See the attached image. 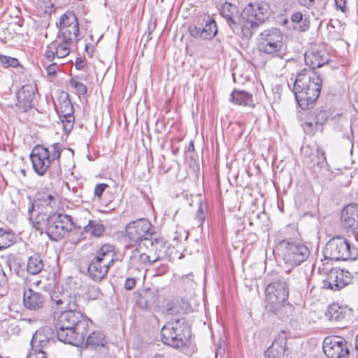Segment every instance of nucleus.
Segmentation results:
<instances>
[{
  "label": "nucleus",
  "instance_id": "1",
  "mask_svg": "<svg viewBox=\"0 0 358 358\" xmlns=\"http://www.w3.org/2000/svg\"><path fill=\"white\" fill-rule=\"evenodd\" d=\"M52 307L66 309L55 322L57 336L59 341L74 346L82 345L87 336L92 321L82 310L83 297L71 294L68 290L54 292L51 294Z\"/></svg>",
  "mask_w": 358,
  "mask_h": 358
},
{
  "label": "nucleus",
  "instance_id": "2",
  "mask_svg": "<svg viewBox=\"0 0 358 358\" xmlns=\"http://www.w3.org/2000/svg\"><path fill=\"white\" fill-rule=\"evenodd\" d=\"M56 27L58 29L57 38L46 46L45 57L49 62L55 57L62 59L71 52V47L79 41V24L75 13L67 10L62 14Z\"/></svg>",
  "mask_w": 358,
  "mask_h": 358
},
{
  "label": "nucleus",
  "instance_id": "3",
  "mask_svg": "<svg viewBox=\"0 0 358 358\" xmlns=\"http://www.w3.org/2000/svg\"><path fill=\"white\" fill-rule=\"evenodd\" d=\"M126 236L139 248L145 247L150 252L158 255L166 248V241L145 218L129 222L125 227Z\"/></svg>",
  "mask_w": 358,
  "mask_h": 358
},
{
  "label": "nucleus",
  "instance_id": "4",
  "mask_svg": "<svg viewBox=\"0 0 358 358\" xmlns=\"http://www.w3.org/2000/svg\"><path fill=\"white\" fill-rule=\"evenodd\" d=\"M322 87V78L315 71L304 69L297 73L293 92L299 107L303 110L313 108Z\"/></svg>",
  "mask_w": 358,
  "mask_h": 358
},
{
  "label": "nucleus",
  "instance_id": "5",
  "mask_svg": "<svg viewBox=\"0 0 358 358\" xmlns=\"http://www.w3.org/2000/svg\"><path fill=\"white\" fill-rule=\"evenodd\" d=\"M265 308L268 312L284 319L292 315L294 306L287 301L289 285L279 279L269 283L265 289Z\"/></svg>",
  "mask_w": 358,
  "mask_h": 358
},
{
  "label": "nucleus",
  "instance_id": "6",
  "mask_svg": "<svg viewBox=\"0 0 358 358\" xmlns=\"http://www.w3.org/2000/svg\"><path fill=\"white\" fill-rule=\"evenodd\" d=\"M162 341L173 348H182L189 345L191 337L189 327L176 320L174 322H168L161 330Z\"/></svg>",
  "mask_w": 358,
  "mask_h": 358
},
{
  "label": "nucleus",
  "instance_id": "7",
  "mask_svg": "<svg viewBox=\"0 0 358 358\" xmlns=\"http://www.w3.org/2000/svg\"><path fill=\"white\" fill-rule=\"evenodd\" d=\"M114 248L111 245H103L96 252V255L90 263L87 272L95 281H101L106 275L108 269L117 259H114Z\"/></svg>",
  "mask_w": 358,
  "mask_h": 358
},
{
  "label": "nucleus",
  "instance_id": "8",
  "mask_svg": "<svg viewBox=\"0 0 358 358\" xmlns=\"http://www.w3.org/2000/svg\"><path fill=\"white\" fill-rule=\"evenodd\" d=\"M323 253L327 259L335 261L356 259L358 256V248L352 245L345 238L337 236L327 242Z\"/></svg>",
  "mask_w": 358,
  "mask_h": 358
},
{
  "label": "nucleus",
  "instance_id": "9",
  "mask_svg": "<svg viewBox=\"0 0 358 358\" xmlns=\"http://www.w3.org/2000/svg\"><path fill=\"white\" fill-rule=\"evenodd\" d=\"M276 248L280 252L285 262L296 266L304 262L310 255L309 249L304 244L291 239H282L277 243Z\"/></svg>",
  "mask_w": 358,
  "mask_h": 358
},
{
  "label": "nucleus",
  "instance_id": "10",
  "mask_svg": "<svg viewBox=\"0 0 358 358\" xmlns=\"http://www.w3.org/2000/svg\"><path fill=\"white\" fill-rule=\"evenodd\" d=\"M283 46V34L276 28L265 29L259 34L258 48L267 55H278Z\"/></svg>",
  "mask_w": 358,
  "mask_h": 358
},
{
  "label": "nucleus",
  "instance_id": "11",
  "mask_svg": "<svg viewBox=\"0 0 358 358\" xmlns=\"http://www.w3.org/2000/svg\"><path fill=\"white\" fill-rule=\"evenodd\" d=\"M71 215L64 213H53L49 220L47 236L52 241H58L74 228Z\"/></svg>",
  "mask_w": 358,
  "mask_h": 358
},
{
  "label": "nucleus",
  "instance_id": "12",
  "mask_svg": "<svg viewBox=\"0 0 358 358\" xmlns=\"http://www.w3.org/2000/svg\"><path fill=\"white\" fill-rule=\"evenodd\" d=\"M323 351L328 358H348L349 355L346 341L339 336L326 337Z\"/></svg>",
  "mask_w": 358,
  "mask_h": 358
},
{
  "label": "nucleus",
  "instance_id": "13",
  "mask_svg": "<svg viewBox=\"0 0 358 358\" xmlns=\"http://www.w3.org/2000/svg\"><path fill=\"white\" fill-rule=\"evenodd\" d=\"M30 159L35 172L41 176L45 174L52 163L50 159V151L48 148L37 145L31 153Z\"/></svg>",
  "mask_w": 358,
  "mask_h": 358
},
{
  "label": "nucleus",
  "instance_id": "14",
  "mask_svg": "<svg viewBox=\"0 0 358 358\" xmlns=\"http://www.w3.org/2000/svg\"><path fill=\"white\" fill-rule=\"evenodd\" d=\"M54 331L52 327L46 326L37 330L31 341L32 350L42 356L45 354L43 349L55 343Z\"/></svg>",
  "mask_w": 358,
  "mask_h": 358
},
{
  "label": "nucleus",
  "instance_id": "15",
  "mask_svg": "<svg viewBox=\"0 0 358 358\" xmlns=\"http://www.w3.org/2000/svg\"><path fill=\"white\" fill-rule=\"evenodd\" d=\"M352 276L349 271L344 269L334 268L323 280V288L340 290L350 283Z\"/></svg>",
  "mask_w": 358,
  "mask_h": 358
},
{
  "label": "nucleus",
  "instance_id": "16",
  "mask_svg": "<svg viewBox=\"0 0 358 358\" xmlns=\"http://www.w3.org/2000/svg\"><path fill=\"white\" fill-rule=\"evenodd\" d=\"M203 27L191 25L189 27L190 35L199 39H212L217 33V27L215 20L209 15H205L202 20Z\"/></svg>",
  "mask_w": 358,
  "mask_h": 358
},
{
  "label": "nucleus",
  "instance_id": "17",
  "mask_svg": "<svg viewBox=\"0 0 358 358\" xmlns=\"http://www.w3.org/2000/svg\"><path fill=\"white\" fill-rule=\"evenodd\" d=\"M36 91L35 85L26 84L16 93L17 102L15 107L17 113H26L31 108Z\"/></svg>",
  "mask_w": 358,
  "mask_h": 358
},
{
  "label": "nucleus",
  "instance_id": "18",
  "mask_svg": "<svg viewBox=\"0 0 358 358\" xmlns=\"http://www.w3.org/2000/svg\"><path fill=\"white\" fill-rule=\"evenodd\" d=\"M301 154L304 162L310 166L317 165L321 168L327 165L324 152L317 143L306 145L301 148Z\"/></svg>",
  "mask_w": 358,
  "mask_h": 358
},
{
  "label": "nucleus",
  "instance_id": "19",
  "mask_svg": "<svg viewBox=\"0 0 358 358\" xmlns=\"http://www.w3.org/2000/svg\"><path fill=\"white\" fill-rule=\"evenodd\" d=\"M57 203V194L55 192H38L33 203H30L31 210H42L52 213Z\"/></svg>",
  "mask_w": 358,
  "mask_h": 358
},
{
  "label": "nucleus",
  "instance_id": "20",
  "mask_svg": "<svg viewBox=\"0 0 358 358\" xmlns=\"http://www.w3.org/2000/svg\"><path fill=\"white\" fill-rule=\"evenodd\" d=\"M45 297L40 292L31 288L24 287L23 289V305L30 310H39L45 305Z\"/></svg>",
  "mask_w": 358,
  "mask_h": 358
},
{
  "label": "nucleus",
  "instance_id": "21",
  "mask_svg": "<svg viewBox=\"0 0 358 358\" xmlns=\"http://www.w3.org/2000/svg\"><path fill=\"white\" fill-rule=\"evenodd\" d=\"M65 133L69 134L74 124L73 107L70 101H64L60 104V110L56 109Z\"/></svg>",
  "mask_w": 358,
  "mask_h": 358
},
{
  "label": "nucleus",
  "instance_id": "22",
  "mask_svg": "<svg viewBox=\"0 0 358 358\" xmlns=\"http://www.w3.org/2000/svg\"><path fill=\"white\" fill-rule=\"evenodd\" d=\"M28 213L30 215L29 220L33 227L41 233H46L49 220L52 217V213L39 210L38 211L36 210H31L30 207L28 208Z\"/></svg>",
  "mask_w": 358,
  "mask_h": 358
},
{
  "label": "nucleus",
  "instance_id": "23",
  "mask_svg": "<svg viewBox=\"0 0 358 358\" xmlns=\"http://www.w3.org/2000/svg\"><path fill=\"white\" fill-rule=\"evenodd\" d=\"M305 63L306 66L314 71L329 62V58L324 51L311 50L305 53Z\"/></svg>",
  "mask_w": 358,
  "mask_h": 358
},
{
  "label": "nucleus",
  "instance_id": "24",
  "mask_svg": "<svg viewBox=\"0 0 358 358\" xmlns=\"http://www.w3.org/2000/svg\"><path fill=\"white\" fill-rule=\"evenodd\" d=\"M341 220L345 227L358 226V204L346 206L341 212Z\"/></svg>",
  "mask_w": 358,
  "mask_h": 358
},
{
  "label": "nucleus",
  "instance_id": "25",
  "mask_svg": "<svg viewBox=\"0 0 358 358\" xmlns=\"http://www.w3.org/2000/svg\"><path fill=\"white\" fill-rule=\"evenodd\" d=\"M86 348L94 351L109 348L106 336L100 331H92L86 338Z\"/></svg>",
  "mask_w": 358,
  "mask_h": 358
},
{
  "label": "nucleus",
  "instance_id": "26",
  "mask_svg": "<svg viewBox=\"0 0 358 358\" xmlns=\"http://www.w3.org/2000/svg\"><path fill=\"white\" fill-rule=\"evenodd\" d=\"M286 346L285 336H279L272 343L271 345L265 352L267 358H280L284 355Z\"/></svg>",
  "mask_w": 358,
  "mask_h": 358
},
{
  "label": "nucleus",
  "instance_id": "27",
  "mask_svg": "<svg viewBox=\"0 0 358 358\" xmlns=\"http://www.w3.org/2000/svg\"><path fill=\"white\" fill-rule=\"evenodd\" d=\"M268 6L266 3H255L251 5L250 19L257 22L258 25L267 18Z\"/></svg>",
  "mask_w": 358,
  "mask_h": 358
},
{
  "label": "nucleus",
  "instance_id": "28",
  "mask_svg": "<svg viewBox=\"0 0 358 358\" xmlns=\"http://www.w3.org/2000/svg\"><path fill=\"white\" fill-rule=\"evenodd\" d=\"M230 101L238 105L254 106L252 94L243 90H234L231 94Z\"/></svg>",
  "mask_w": 358,
  "mask_h": 358
},
{
  "label": "nucleus",
  "instance_id": "29",
  "mask_svg": "<svg viewBox=\"0 0 358 358\" xmlns=\"http://www.w3.org/2000/svg\"><path fill=\"white\" fill-rule=\"evenodd\" d=\"M44 264L38 254L29 257L27 264V271L31 275L38 274L43 268Z\"/></svg>",
  "mask_w": 358,
  "mask_h": 358
},
{
  "label": "nucleus",
  "instance_id": "30",
  "mask_svg": "<svg viewBox=\"0 0 358 358\" xmlns=\"http://www.w3.org/2000/svg\"><path fill=\"white\" fill-rule=\"evenodd\" d=\"M105 231V227L103 224L96 220H89L87 225L83 227V233L90 234L92 236L99 238L101 237Z\"/></svg>",
  "mask_w": 358,
  "mask_h": 358
},
{
  "label": "nucleus",
  "instance_id": "31",
  "mask_svg": "<svg viewBox=\"0 0 358 358\" xmlns=\"http://www.w3.org/2000/svg\"><path fill=\"white\" fill-rule=\"evenodd\" d=\"M290 20L293 24H299L298 27H293V28L300 32H304L310 27L309 19L303 17L301 11L294 12L290 16Z\"/></svg>",
  "mask_w": 358,
  "mask_h": 358
},
{
  "label": "nucleus",
  "instance_id": "32",
  "mask_svg": "<svg viewBox=\"0 0 358 358\" xmlns=\"http://www.w3.org/2000/svg\"><path fill=\"white\" fill-rule=\"evenodd\" d=\"M220 14L226 18L229 23L236 25V17L237 14V8L231 3L226 1L220 8Z\"/></svg>",
  "mask_w": 358,
  "mask_h": 358
},
{
  "label": "nucleus",
  "instance_id": "33",
  "mask_svg": "<svg viewBox=\"0 0 358 358\" xmlns=\"http://www.w3.org/2000/svg\"><path fill=\"white\" fill-rule=\"evenodd\" d=\"M346 311L345 307L333 303L329 306L326 315L331 321H340L345 317Z\"/></svg>",
  "mask_w": 358,
  "mask_h": 358
},
{
  "label": "nucleus",
  "instance_id": "34",
  "mask_svg": "<svg viewBox=\"0 0 358 358\" xmlns=\"http://www.w3.org/2000/svg\"><path fill=\"white\" fill-rule=\"evenodd\" d=\"M15 234L10 230L0 228V250H4L15 243Z\"/></svg>",
  "mask_w": 358,
  "mask_h": 358
},
{
  "label": "nucleus",
  "instance_id": "35",
  "mask_svg": "<svg viewBox=\"0 0 358 358\" xmlns=\"http://www.w3.org/2000/svg\"><path fill=\"white\" fill-rule=\"evenodd\" d=\"M48 149L50 151V159L52 161V164H57V174H59L61 173L59 158L62 151V145L59 143H55L52 144Z\"/></svg>",
  "mask_w": 358,
  "mask_h": 358
},
{
  "label": "nucleus",
  "instance_id": "36",
  "mask_svg": "<svg viewBox=\"0 0 358 358\" xmlns=\"http://www.w3.org/2000/svg\"><path fill=\"white\" fill-rule=\"evenodd\" d=\"M162 252H159L158 255L153 253V259H151V257L145 253H141L138 257H133L132 259L136 261L140 265H146L147 264H152L160 259Z\"/></svg>",
  "mask_w": 358,
  "mask_h": 358
},
{
  "label": "nucleus",
  "instance_id": "37",
  "mask_svg": "<svg viewBox=\"0 0 358 358\" xmlns=\"http://www.w3.org/2000/svg\"><path fill=\"white\" fill-rule=\"evenodd\" d=\"M257 22H254L252 19H248V22L241 25V33L243 36L250 38L253 34L254 29L258 27Z\"/></svg>",
  "mask_w": 358,
  "mask_h": 358
},
{
  "label": "nucleus",
  "instance_id": "38",
  "mask_svg": "<svg viewBox=\"0 0 358 358\" xmlns=\"http://www.w3.org/2000/svg\"><path fill=\"white\" fill-rule=\"evenodd\" d=\"M0 64L4 68L17 67L20 66V62L17 58L3 55H0Z\"/></svg>",
  "mask_w": 358,
  "mask_h": 358
},
{
  "label": "nucleus",
  "instance_id": "39",
  "mask_svg": "<svg viewBox=\"0 0 358 358\" xmlns=\"http://www.w3.org/2000/svg\"><path fill=\"white\" fill-rule=\"evenodd\" d=\"M207 210V206L205 203H203L201 201H199V208L196 213V220L198 222V226L200 227L203 224V222L206 220Z\"/></svg>",
  "mask_w": 358,
  "mask_h": 358
},
{
  "label": "nucleus",
  "instance_id": "40",
  "mask_svg": "<svg viewBox=\"0 0 358 358\" xmlns=\"http://www.w3.org/2000/svg\"><path fill=\"white\" fill-rule=\"evenodd\" d=\"M301 127L304 132L309 136L314 135L317 130L321 129L314 120L305 122L301 124Z\"/></svg>",
  "mask_w": 358,
  "mask_h": 358
},
{
  "label": "nucleus",
  "instance_id": "41",
  "mask_svg": "<svg viewBox=\"0 0 358 358\" xmlns=\"http://www.w3.org/2000/svg\"><path fill=\"white\" fill-rule=\"evenodd\" d=\"M91 358H116L115 353L110 348H100V350L94 351Z\"/></svg>",
  "mask_w": 358,
  "mask_h": 358
},
{
  "label": "nucleus",
  "instance_id": "42",
  "mask_svg": "<svg viewBox=\"0 0 358 358\" xmlns=\"http://www.w3.org/2000/svg\"><path fill=\"white\" fill-rule=\"evenodd\" d=\"M327 119H328V114L326 110H320L316 111L314 121L320 127H322V126L327 120ZM321 129H322V128H321Z\"/></svg>",
  "mask_w": 358,
  "mask_h": 358
},
{
  "label": "nucleus",
  "instance_id": "43",
  "mask_svg": "<svg viewBox=\"0 0 358 358\" xmlns=\"http://www.w3.org/2000/svg\"><path fill=\"white\" fill-rule=\"evenodd\" d=\"M70 84L71 86L76 89L77 92L79 94L84 95L87 93V89L86 85L83 83L78 81L76 79L71 78L70 80Z\"/></svg>",
  "mask_w": 358,
  "mask_h": 358
},
{
  "label": "nucleus",
  "instance_id": "44",
  "mask_svg": "<svg viewBox=\"0 0 358 358\" xmlns=\"http://www.w3.org/2000/svg\"><path fill=\"white\" fill-rule=\"evenodd\" d=\"M7 292V278L0 265V295L3 296Z\"/></svg>",
  "mask_w": 358,
  "mask_h": 358
},
{
  "label": "nucleus",
  "instance_id": "45",
  "mask_svg": "<svg viewBox=\"0 0 358 358\" xmlns=\"http://www.w3.org/2000/svg\"><path fill=\"white\" fill-rule=\"evenodd\" d=\"M108 187V185L106 183H99L95 186L94 194L95 196L98 198H101L103 192L106 190V189Z\"/></svg>",
  "mask_w": 358,
  "mask_h": 358
},
{
  "label": "nucleus",
  "instance_id": "46",
  "mask_svg": "<svg viewBox=\"0 0 358 358\" xmlns=\"http://www.w3.org/2000/svg\"><path fill=\"white\" fill-rule=\"evenodd\" d=\"M59 69V66L57 63H52L46 67V71L49 76H55L57 71Z\"/></svg>",
  "mask_w": 358,
  "mask_h": 358
},
{
  "label": "nucleus",
  "instance_id": "47",
  "mask_svg": "<svg viewBox=\"0 0 358 358\" xmlns=\"http://www.w3.org/2000/svg\"><path fill=\"white\" fill-rule=\"evenodd\" d=\"M136 280L134 278H127L124 282V288L127 290H131L134 288Z\"/></svg>",
  "mask_w": 358,
  "mask_h": 358
},
{
  "label": "nucleus",
  "instance_id": "48",
  "mask_svg": "<svg viewBox=\"0 0 358 358\" xmlns=\"http://www.w3.org/2000/svg\"><path fill=\"white\" fill-rule=\"evenodd\" d=\"M85 64H86V63H85V59H83L80 57L76 58V62H75V66L78 70L83 69L84 67L85 66Z\"/></svg>",
  "mask_w": 358,
  "mask_h": 358
},
{
  "label": "nucleus",
  "instance_id": "49",
  "mask_svg": "<svg viewBox=\"0 0 358 358\" xmlns=\"http://www.w3.org/2000/svg\"><path fill=\"white\" fill-rule=\"evenodd\" d=\"M345 3L346 0H335V5L337 8L340 9L343 13L346 10Z\"/></svg>",
  "mask_w": 358,
  "mask_h": 358
},
{
  "label": "nucleus",
  "instance_id": "50",
  "mask_svg": "<svg viewBox=\"0 0 358 358\" xmlns=\"http://www.w3.org/2000/svg\"><path fill=\"white\" fill-rule=\"evenodd\" d=\"M156 295L154 293H152V296L150 299H147L145 301V307L150 308V306H152L156 302Z\"/></svg>",
  "mask_w": 358,
  "mask_h": 358
},
{
  "label": "nucleus",
  "instance_id": "51",
  "mask_svg": "<svg viewBox=\"0 0 358 358\" xmlns=\"http://www.w3.org/2000/svg\"><path fill=\"white\" fill-rule=\"evenodd\" d=\"M315 0H297L299 5L310 8Z\"/></svg>",
  "mask_w": 358,
  "mask_h": 358
},
{
  "label": "nucleus",
  "instance_id": "52",
  "mask_svg": "<svg viewBox=\"0 0 358 358\" xmlns=\"http://www.w3.org/2000/svg\"><path fill=\"white\" fill-rule=\"evenodd\" d=\"M85 50L87 53H89L92 55L94 52V47L92 45L90 46L89 45H86Z\"/></svg>",
  "mask_w": 358,
  "mask_h": 358
},
{
  "label": "nucleus",
  "instance_id": "53",
  "mask_svg": "<svg viewBox=\"0 0 358 358\" xmlns=\"http://www.w3.org/2000/svg\"><path fill=\"white\" fill-rule=\"evenodd\" d=\"M27 358H47L45 356H41V357H39L38 355L36 353L34 352H30Z\"/></svg>",
  "mask_w": 358,
  "mask_h": 358
},
{
  "label": "nucleus",
  "instance_id": "54",
  "mask_svg": "<svg viewBox=\"0 0 358 358\" xmlns=\"http://www.w3.org/2000/svg\"><path fill=\"white\" fill-rule=\"evenodd\" d=\"M188 150L189 151H194V143H193L192 141H191L189 143V144Z\"/></svg>",
  "mask_w": 358,
  "mask_h": 358
},
{
  "label": "nucleus",
  "instance_id": "55",
  "mask_svg": "<svg viewBox=\"0 0 358 358\" xmlns=\"http://www.w3.org/2000/svg\"><path fill=\"white\" fill-rule=\"evenodd\" d=\"M150 358H165V357L164 355L157 353V354H155L154 356H152Z\"/></svg>",
  "mask_w": 358,
  "mask_h": 358
},
{
  "label": "nucleus",
  "instance_id": "56",
  "mask_svg": "<svg viewBox=\"0 0 358 358\" xmlns=\"http://www.w3.org/2000/svg\"><path fill=\"white\" fill-rule=\"evenodd\" d=\"M355 348H356L357 351L358 352V333H357V335L356 339H355Z\"/></svg>",
  "mask_w": 358,
  "mask_h": 358
},
{
  "label": "nucleus",
  "instance_id": "57",
  "mask_svg": "<svg viewBox=\"0 0 358 358\" xmlns=\"http://www.w3.org/2000/svg\"><path fill=\"white\" fill-rule=\"evenodd\" d=\"M352 135V129L350 130V134H347V135H345V137L348 139V140H350L351 139V136Z\"/></svg>",
  "mask_w": 358,
  "mask_h": 358
},
{
  "label": "nucleus",
  "instance_id": "58",
  "mask_svg": "<svg viewBox=\"0 0 358 358\" xmlns=\"http://www.w3.org/2000/svg\"><path fill=\"white\" fill-rule=\"evenodd\" d=\"M262 215H264V213H262V214H259V213H258V214H256V217H257V218H260V217H261Z\"/></svg>",
  "mask_w": 358,
  "mask_h": 358
},
{
  "label": "nucleus",
  "instance_id": "59",
  "mask_svg": "<svg viewBox=\"0 0 358 358\" xmlns=\"http://www.w3.org/2000/svg\"><path fill=\"white\" fill-rule=\"evenodd\" d=\"M288 22V20L287 19L285 20L284 24H287Z\"/></svg>",
  "mask_w": 358,
  "mask_h": 358
},
{
  "label": "nucleus",
  "instance_id": "60",
  "mask_svg": "<svg viewBox=\"0 0 358 358\" xmlns=\"http://www.w3.org/2000/svg\"><path fill=\"white\" fill-rule=\"evenodd\" d=\"M231 28L234 29V32H236V30H235L236 27H231Z\"/></svg>",
  "mask_w": 358,
  "mask_h": 358
},
{
  "label": "nucleus",
  "instance_id": "61",
  "mask_svg": "<svg viewBox=\"0 0 358 358\" xmlns=\"http://www.w3.org/2000/svg\"><path fill=\"white\" fill-rule=\"evenodd\" d=\"M25 173L24 170H22V173Z\"/></svg>",
  "mask_w": 358,
  "mask_h": 358
}]
</instances>
